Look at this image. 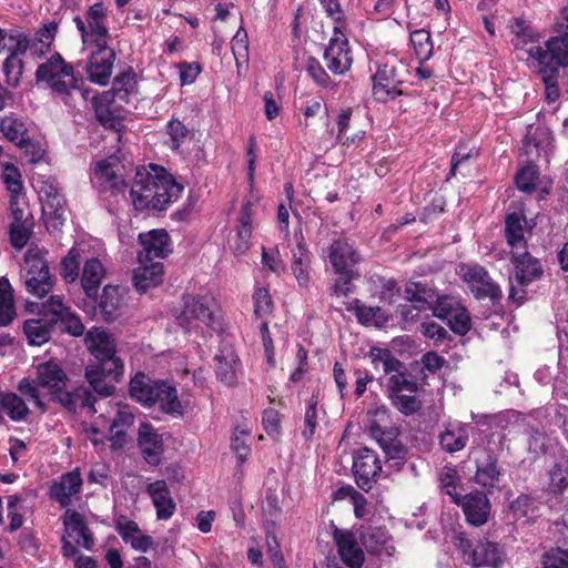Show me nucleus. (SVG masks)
<instances>
[{
	"label": "nucleus",
	"instance_id": "45",
	"mask_svg": "<svg viewBox=\"0 0 568 568\" xmlns=\"http://www.w3.org/2000/svg\"><path fill=\"white\" fill-rule=\"evenodd\" d=\"M83 484L79 468L63 474L50 487V497H72L78 494Z\"/></svg>",
	"mask_w": 568,
	"mask_h": 568
},
{
	"label": "nucleus",
	"instance_id": "41",
	"mask_svg": "<svg viewBox=\"0 0 568 568\" xmlns=\"http://www.w3.org/2000/svg\"><path fill=\"white\" fill-rule=\"evenodd\" d=\"M511 32L514 33L513 44L515 50L525 51L529 48H526L528 44L539 45L541 40V34L531 26H529L525 19L523 18H514L511 22Z\"/></svg>",
	"mask_w": 568,
	"mask_h": 568
},
{
	"label": "nucleus",
	"instance_id": "23",
	"mask_svg": "<svg viewBox=\"0 0 568 568\" xmlns=\"http://www.w3.org/2000/svg\"><path fill=\"white\" fill-rule=\"evenodd\" d=\"M69 382L68 375L63 368L54 361L41 363L37 367V385L48 389L50 399L53 402L55 396L65 388Z\"/></svg>",
	"mask_w": 568,
	"mask_h": 568
},
{
	"label": "nucleus",
	"instance_id": "44",
	"mask_svg": "<svg viewBox=\"0 0 568 568\" xmlns=\"http://www.w3.org/2000/svg\"><path fill=\"white\" fill-rule=\"evenodd\" d=\"M368 357L371 358L373 368L375 371L382 368L384 375L398 372L404 367V364L386 347L372 346L368 352Z\"/></svg>",
	"mask_w": 568,
	"mask_h": 568
},
{
	"label": "nucleus",
	"instance_id": "3",
	"mask_svg": "<svg viewBox=\"0 0 568 568\" xmlns=\"http://www.w3.org/2000/svg\"><path fill=\"white\" fill-rule=\"evenodd\" d=\"M36 81L44 83L65 105L75 106L74 89H78L81 75L75 73L73 64L67 62L59 52L38 65Z\"/></svg>",
	"mask_w": 568,
	"mask_h": 568
},
{
	"label": "nucleus",
	"instance_id": "18",
	"mask_svg": "<svg viewBox=\"0 0 568 568\" xmlns=\"http://www.w3.org/2000/svg\"><path fill=\"white\" fill-rule=\"evenodd\" d=\"M12 45L8 47V57L3 61V73L6 82L11 87H17L20 83L24 62L20 59L24 55L30 48V38L28 34H13L10 37Z\"/></svg>",
	"mask_w": 568,
	"mask_h": 568
},
{
	"label": "nucleus",
	"instance_id": "46",
	"mask_svg": "<svg viewBox=\"0 0 568 568\" xmlns=\"http://www.w3.org/2000/svg\"><path fill=\"white\" fill-rule=\"evenodd\" d=\"M440 491L448 497H477L473 493L462 494L463 486L457 469L454 466H444L438 473Z\"/></svg>",
	"mask_w": 568,
	"mask_h": 568
},
{
	"label": "nucleus",
	"instance_id": "64",
	"mask_svg": "<svg viewBox=\"0 0 568 568\" xmlns=\"http://www.w3.org/2000/svg\"><path fill=\"white\" fill-rule=\"evenodd\" d=\"M542 568H568V550L556 548L547 551L542 558Z\"/></svg>",
	"mask_w": 568,
	"mask_h": 568
},
{
	"label": "nucleus",
	"instance_id": "10",
	"mask_svg": "<svg viewBox=\"0 0 568 568\" xmlns=\"http://www.w3.org/2000/svg\"><path fill=\"white\" fill-rule=\"evenodd\" d=\"M476 473L473 477L478 497H487L500 491L501 471L498 458L491 449H483L475 458Z\"/></svg>",
	"mask_w": 568,
	"mask_h": 568
},
{
	"label": "nucleus",
	"instance_id": "30",
	"mask_svg": "<svg viewBox=\"0 0 568 568\" xmlns=\"http://www.w3.org/2000/svg\"><path fill=\"white\" fill-rule=\"evenodd\" d=\"M135 415L129 405H119L110 425V442L112 448H122L126 443V434L134 425Z\"/></svg>",
	"mask_w": 568,
	"mask_h": 568
},
{
	"label": "nucleus",
	"instance_id": "62",
	"mask_svg": "<svg viewBox=\"0 0 568 568\" xmlns=\"http://www.w3.org/2000/svg\"><path fill=\"white\" fill-rule=\"evenodd\" d=\"M166 133L170 136L169 148L172 151H178L186 140L190 131L184 123L173 118L166 123Z\"/></svg>",
	"mask_w": 568,
	"mask_h": 568
},
{
	"label": "nucleus",
	"instance_id": "29",
	"mask_svg": "<svg viewBox=\"0 0 568 568\" xmlns=\"http://www.w3.org/2000/svg\"><path fill=\"white\" fill-rule=\"evenodd\" d=\"M105 274V267L98 257H91L84 262L80 277L81 287L85 297L93 303L97 302V293Z\"/></svg>",
	"mask_w": 568,
	"mask_h": 568
},
{
	"label": "nucleus",
	"instance_id": "37",
	"mask_svg": "<svg viewBox=\"0 0 568 568\" xmlns=\"http://www.w3.org/2000/svg\"><path fill=\"white\" fill-rule=\"evenodd\" d=\"M164 275V265L161 262L142 265L133 271V285L139 293H146L162 284Z\"/></svg>",
	"mask_w": 568,
	"mask_h": 568
},
{
	"label": "nucleus",
	"instance_id": "56",
	"mask_svg": "<svg viewBox=\"0 0 568 568\" xmlns=\"http://www.w3.org/2000/svg\"><path fill=\"white\" fill-rule=\"evenodd\" d=\"M392 405L405 416L416 414L423 406L422 399L416 394L407 392L388 395Z\"/></svg>",
	"mask_w": 568,
	"mask_h": 568
},
{
	"label": "nucleus",
	"instance_id": "11",
	"mask_svg": "<svg viewBox=\"0 0 568 568\" xmlns=\"http://www.w3.org/2000/svg\"><path fill=\"white\" fill-rule=\"evenodd\" d=\"M182 311L176 316L180 326L186 331L196 328L200 324L213 328V298L203 295L185 294L182 297Z\"/></svg>",
	"mask_w": 568,
	"mask_h": 568
},
{
	"label": "nucleus",
	"instance_id": "1",
	"mask_svg": "<svg viewBox=\"0 0 568 568\" xmlns=\"http://www.w3.org/2000/svg\"><path fill=\"white\" fill-rule=\"evenodd\" d=\"M90 359L84 377L90 387L102 397L112 396L115 384L124 376V362L118 354L116 339L102 327H92L84 337Z\"/></svg>",
	"mask_w": 568,
	"mask_h": 568
},
{
	"label": "nucleus",
	"instance_id": "15",
	"mask_svg": "<svg viewBox=\"0 0 568 568\" xmlns=\"http://www.w3.org/2000/svg\"><path fill=\"white\" fill-rule=\"evenodd\" d=\"M463 280L468 284L476 300L489 298L493 303H498L503 297L500 286L491 278L488 271L479 264L466 266Z\"/></svg>",
	"mask_w": 568,
	"mask_h": 568
},
{
	"label": "nucleus",
	"instance_id": "20",
	"mask_svg": "<svg viewBox=\"0 0 568 568\" xmlns=\"http://www.w3.org/2000/svg\"><path fill=\"white\" fill-rule=\"evenodd\" d=\"M85 304L90 307L91 312L95 313L99 311L104 322L112 323L122 314L124 305L123 288L119 285H105L102 288L101 295L97 294L95 303L88 300Z\"/></svg>",
	"mask_w": 568,
	"mask_h": 568
},
{
	"label": "nucleus",
	"instance_id": "9",
	"mask_svg": "<svg viewBox=\"0 0 568 568\" xmlns=\"http://www.w3.org/2000/svg\"><path fill=\"white\" fill-rule=\"evenodd\" d=\"M108 8L103 2H95L85 12V19L80 16L73 18V22L81 34L83 43H108L110 38L106 23Z\"/></svg>",
	"mask_w": 568,
	"mask_h": 568
},
{
	"label": "nucleus",
	"instance_id": "2",
	"mask_svg": "<svg viewBox=\"0 0 568 568\" xmlns=\"http://www.w3.org/2000/svg\"><path fill=\"white\" fill-rule=\"evenodd\" d=\"M129 394L144 407L158 406L161 413L170 416L184 414L178 389L169 381L153 379L143 372H138L130 381Z\"/></svg>",
	"mask_w": 568,
	"mask_h": 568
},
{
	"label": "nucleus",
	"instance_id": "59",
	"mask_svg": "<svg viewBox=\"0 0 568 568\" xmlns=\"http://www.w3.org/2000/svg\"><path fill=\"white\" fill-rule=\"evenodd\" d=\"M254 315L255 317L263 318L273 314L274 302L266 287H257L253 293Z\"/></svg>",
	"mask_w": 568,
	"mask_h": 568
},
{
	"label": "nucleus",
	"instance_id": "52",
	"mask_svg": "<svg viewBox=\"0 0 568 568\" xmlns=\"http://www.w3.org/2000/svg\"><path fill=\"white\" fill-rule=\"evenodd\" d=\"M548 481L546 484V491L549 495H565L568 494V467L561 463H556L548 470Z\"/></svg>",
	"mask_w": 568,
	"mask_h": 568
},
{
	"label": "nucleus",
	"instance_id": "39",
	"mask_svg": "<svg viewBox=\"0 0 568 568\" xmlns=\"http://www.w3.org/2000/svg\"><path fill=\"white\" fill-rule=\"evenodd\" d=\"M361 541L368 552L389 558L395 554V546L387 532L381 528L361 535Z\"/></svg>",
	"mask_w": 568,
	"mask_h": 568
},
{
	"label": "nucleus",
	"instance_id": "21",
	"mask_svg": "<svg viewBox=\"0 0 568 568\" xmlns=\"http://www.w3.org/2000/svg\"><path fill=\"white\" fill-rule=\"evenodd\" d=\"M327 257L334 272L355 271L361 261V254L354 243L346 237L333 240L327 250Z\"/></svg>",
	"mask_w": 568,
	"mask_h": 568
},
{
	"label": "nucleus",
	"instance_id": "58",
	"mask_svg": "<svg viewBox=\"0 0 568 568\" xmlns=\"http://www.w3.org/2000/svg\"><path fill=\"white\" fill-rule=\"evenodd\" d=\"M306 72L314 83L322 89H333L336 85L321 62L314 57L307 58Z\"/></svg>",
	"mask_w": 568,
	"mask_h": 568
},
{
	"label": "nucleus",
	"instance_id": "31",
	"mask_svg": "<svg viewBox=\"0 0 568 568\" xmlns=\"http://www.w3.org/2000/svg\"><path fill=\"white\" fill-rule=\"evenodd\" d=\"M440 294L437 288L426 282L409 281L404 287V297L407 302L417 305L424 311L430 310Z\"/></svg>",
	"mask_w": 568,
	"mask_h": 568
},
{
	"label": "nucleus",
	"instance_id": "40",
	"mask_svg": "<svg viewBox=\"0 0 568 568\" xmlns=\"http://www.w3.org/2000/svg\"><path fill=\"white\" fill-rule=\"evenodd\" d=\"M505 554L501 548L491 541L478 542L471 552L473 565L476 567L489 566L500 568Z\"/></svg>",
	"mask_w": 568,
	"mask_h": 568
},
{
	"label": "nucleus",
	"instance_id": "50",
	"mask_svg": "<svg viewBox=\"0 0 568 568\" xmlns=\"http://www.w3.org/2000/svg\"><path fill=\"white\" fill-rule=\"evenodd\" d=\"M0 130L17 146L26 142V139L29 136L26 123L12 114L0 119Z\"/></svg>",
	"mask_w": 568,
	"mask_h": 568
},
{
	"label": "nucleus",
	"instance_id": "17",
	"mask_svg": "<svg viewBox=\"0 0 568 568\" xmlns=\"http://www.w3.org/2000/svg\"><path fill=\"white\" fill-rule=\"evenodd\" d=\"M114 529L124 544L139 552H148L156 548L152 536L145 534L135 523L125 515H115Z\"/></svg>",
	"mask_w": 568,
	"mask_h": 568
},
{
	"label": "nucleus",
	"instance_id": "22",
	"mask_svg": "<svg viewBox=\"0 0 568 568\" xmlns=\"http://www.w3.org/2000/svg\"><path fill=\"white\" fill-rule=\"evenodd\" d=\"M54 403L61 405L64 409L72 414H77L84 409L90 414H95L97 408L95 396L92 394L90 387L77 386L72 389L63 388L58 396H55Z\"/></svg>",
	"mask_w": 568,
	"mask_h": 568
},
{
	"label": "nucleus",
	"instance_id": "7",
	"mask_svg": "<svg viewBox=\"0 0 568 568\" xmlns=\"http://www.w3.org/2000/svg\"><path fill=\"white\" fill-rule=\"evenodd\" d=\"M27 291L38 297H44L54 285L49 265L38 248H29L24 254Z\"/></svg>",
	"mask_w": 568,
	"mask_h": 568
},
{
	"label": "nucleus",
	"instance_id": "6",
	"mask_svg": "<svg viewBox=\"0 0 568 568\" xmlns=\"http://www.w3.org/2000/svg\"><path fill=\"white\" fill-rule=\"evenodd\" d=\"M527 55L532 58L538 65V70L548 71L555 69L557 72L561 68L568 67V31L558 36L550 37L545 48L541 45H530Z\"/></svg>",
	"mask_w": 568,
	"mask_h": 568
},
{
	"label": "nucleus",
	"instance_id": "12",
	"mask_svg": "<svg viewBox=\"0 0 568 568\" xmlns=\"http://www.w3.org/2000/svg\"><path fill=\"white\" fill-rule=\"evenodd\" d=\"M130 195L133 206L138 211H163V203L165 201L160 200L162 195L156 193L154 172L151 169L149 172H136Z\"/></svg>",
	"mask_w": 568,
	"mask_h": 568
},
{
	"label": "nucleus",
	"instance_id": "61",
	"mask_svg": "<svg viewBox=\"0 0 568 568\" xmlns=\"http://www.w3.org/2000/svg\"><path fill=\"white\" fill-rule=\"evenodd\" d=\"M136 85L135 73L130 68L114 78L112 92L121 100H126Z\"/></svg>",
	"mask_w": 568,
	"mask_h": 568
},
{
	"label": "nucleus",
	"instance_id": "13",
	"mask_svg": "<svg viewBox=\"0 0 568 568\" xmlns=\"http://www.w3.org/2000/svg\"><path fill=\"white\" fill-rule=\"evenodd\" d=\"M352 469L357 486L368 493L381 476L382 460L375 450L362 447L353 454Z\"/></svg>",
	"mask_w": 568,
	"mask_h": 568
},
{
	"label": "nucleus",
	"instance_id": "28",
	"mask_svg": "<svg viewBox=\"0 0 568 568\" xmlns=\"http://www.w3.org/2000/svg\"><path fill=\"white\" fill-rule=\"evenodd\" d=\"M150 169L154 172V180L156 182V193L164 200L163 211H165L173 202H176L183 191L184 185L175 180L163 166L150 164Z\"/></svg>",
	"mask_w": 568,
	"mask_h": 568
},
{
	"label": "nucleus",
	"instance_id": "34",
	"mask_svg": "<svg viewBox=\"0 0 568 568\" xmlns=\"http://www.w3.org/2000/svg\"><path fill=\"white\" fill-rule=\"evenodd\" d=\"M141 245L145 252V258L165 257L171 253V239L165 230H152L139 235Z\"/></svg>",
	"mask_w": 568,
	"mask_h": 568
},
{
	"label": "nucleus",
	"instance_id": "49",
	"mask_svg": "<svg viewBox=\"0 0 568 568\" xmlns=\"http://www.w3.org/2000/svg\"><path fill=\"white\" fill-rule=\"evenodd\" d=\"M353 110L351 108L343 109L336 120L337 135L336 139L342 144H356L362 141L366 134L364 130H358L355 133L347 135V131L352 126Z\"/></svg>",
	"mask_w": 568,
	"mask_h": 568
},
{
	"label": "nucleus",
	"instance_id": "32",
	"mask_svg": "<svg viewBox=\"0 0 568 568\" xmlns=\"http://www.w3.org/2000/svg\"><path fill=\"white\" fill-rule=\"evenodd\" d=\"M470 429L473 427L468 424H448L438 436L440 448L449 454L463 450L468 443Z\"/></svg>",
	"mask_w": 568,
	"mask_h": 568
},
{
	"label": "nucleus",
	"instance_id": "24",
	"mask_svg": "<svg viewBox=\"0 0 568 568\" xmlns=\"http://www.w3.org/2000/svg\"><path fill=\"white\" fill-rule=\"evenodd\" d=\"M346 311L352 313L357 322L366 327L374 326L376 328H383L392 318V315L382 307L366 305L359 298H353L346 305Z\"/></svg>",
	"mask_w": 568,
	"mask_h": 568
},
{
	"label": "nucleus",
	"instance_id": "63",
	"mask_svg": "<svg viewBox=\"0 0 568 568\" xmlns=\"http://www.w3.org/2000/svg\"><path fill=\"white\" fill-rule=\"evenodd\" d=\"M32 235V225L26 223L10 224L9 237L10 244L16 250H22Z\"/></svg>",
	"mask_w": 568,
	"mask_h": 568
},
{
	"label": "nucleus",
	"instance_id": "14",
	"mask_svg": "<svg viewBox=\"0 0 568 568\" xmlns=\"http://www.w3.org/2000/svg\"><path fill=\"white\" fill-rule=\"evenodd\" d=\"M326 68L335 75L345 74L353 64L352 49L341 27L333 28V36L323 54Z\"/></svg>",
	"mask_w": 568,
	"mask_h": 568
},
{
	"label": "nucleus",
	"instance_id": "25",
	"mask_svg": "<svg viewBox=\"0 0 568 568\" xmlns=\"http://www.w3.org/2000/svg\"><path fill=\"white\" fill-rule=\"evenodd\" d=\"M64 535L77 545L87 550L94 547V537L85 524L83 516L74 510H67L63 515Z\"/></svg>",
	"mask_w": 568,
	"mask_h": 568
},
{
	"label": "nucleus",
	"instance_id": "48",
	"mask_svg": "<svg viewBox=\"0 0 568 568\" xmlns=\"http://www.w3.org/2000/svg\"><path fill=\"white\" fill-rule=\"evenodd\" d=\"M58 32V23L52 21L44 24L36 32L33 41L30 40L29 50L33 55L42 57L50 52L55 34Z\"/></svg>",
	"mask_w": 568,
	"mask_h": 568
},
{
	"label": "nucleus",
	"instance_id": "36",
	"mask_svg": "<svg viewBox=\"0 0 568 568\" xmlns=\"http://www.w3.org/2000/svg\"><path fill=\"white\" fill-rule=\"evenodd\" d=\"M115 97L112 91H104L99 95H92V108L94 109L97 120L104 128H114L118 123Z\"/></svg>",
	"mask_w": 568,
	"mask_h": 568
},
{
	"label": "nucleus",
	"instance_id": "5",
	"mask_svg": "<svg viewBox=\"0 0 568 568\" xmlns=\"http://www.w3.org/2000/svg\"><path fill=\"white\" fill-rule=\"evenodd\" d=\"M38 190L47 229L60 230L67 221L69 207L59 181L52 176L43 178L38 181Z\"/></svg>",
	"mask_w": 568,
	"mask_h": 568
},
{
	"label": "nucleus",
	"instance_id": "33",
	"mask_svg": "<svg viewBox=\"0 0 568 568\" xmlns=\"http://www.w3.org/2000/svg\"><path fill=\"white\" fill-rule=\"evenodd\" d=\"M138 444L144 458L151 464H158L159 456L163 452V440L151 424L142 423L140 425Z\"/></svg>",
	"mask_w": 568,
	"mask_h": 568
},
{
	"label": "nucleus",
	"instance_id": "16",
	"mask_svg": "<svg viewBox=\"0 0 568 568\" xmlns=\"http://www.w3.org/2000/svg\"><path fill=\"white\" fill-rule=\"evenodd\" d=\"M95 49L91 52L85 72L91 82L105 85L112 74L113 64L115 60L114 50L108 43L93 44Z\"/></svg>",
	"mask_w": 568,
	"mask_h": 568
},
{
	"label": "nucleus",
	"instance_id": "26",
	"mask_svg": "<svg viewBox=\"0 0 568 568\" xmlns=\"http://www.w3.org/2000/svg\"><path fill=\"white\" fill-rule=\"evenodd\" d=\"M94 178L97 180V187L100 194L116 196L125 192V181L121 175L115 173L112 164L106 160H101L97 163Z\"/></svg>",
	"mask_w": 568,
	"mask_h": 568
},
{
	"label": "nucleus",
	"instance_id": "27",
	"mask_svg": "<svg viewBox=\"0 0 568 568\" xmlns=\"http://www.w3.org/2000/svg\"><path fill=\"white\" fill-rule=\"evenodd\" d=\"M334 540L342 561L351 568H361L364 562V552L359 548L354 534L335 528Z\"/></svg>",
	"mask_w": 568,
	"mask_h": 568
},
{
	"label": "nucleus",
	"instance_id": "60",
	"mask_svg": "<svg viewBox=\"0 0 568 568\" xmlns=\"http://www.w3.org/2000/svg\"><path fill=\"white\" fill-rule=\"evenodd\" d=\"M80 253L72 247L61 261V276L67 283H74L80 273Z\"/></svg>",
	"mask_w": 568,
	"mask_h": 568
},
{
	"label": "nucleus",
	"instance_id": "38",
	"mask_svg": "<svg viewBox=\"0 0 568 568\" xmlns=\"http://www.w3.org/2000/svg\"><path fill=\"white\" fill-rule=\"evenodd\" d=\"M312 262V254L301 237L297 242L296 247L292 251V272L301 287H307L310 284V268Z\"/></svg>",
	"mask_w": 568,
	"mask_h": 568
},
{
	"label": "nucleus",
	"instance_id": "4",
	"mask_svg": "<svg viewBox=\"0 0 568 568\" xmlns=\"http://www.w3.org/2000/svg\"><path fill=\"white\" fill-rule=\"evenodd\" d=\"M405 73H407V69L402 61L378 63L372 75L374 100L378 103H387L400 95H412L402 89Z\"/></svg>",
	"mask_w": 568,
	"mask_h": 568
},
{
	"label": "nucleus",
	"instance_id": "35",
	"mask_svg": "<svg viewBox=\"0 0 568 568\" xmlns=\"http://www.w3.org/2000/svg\"><path fill=\"white\" fill-rule=\"evenodd\" d=\"M526 216L524 212H510L505 216L504 237L510 251L527 248L528 243L524 234Z\"/></svg>",
	"mask_w": 568,
	"mask_h": 568
},
{
	"label": "nucleus",
	"instance_id": "55",
	"mask_svg": "<svg viewBox=\"0 0 568 568\" xmlns=\"http://www.w3.org/2000/svg\"><path fill=\"white\" fill-rule=\"evenodd\" d=\"M539 169L536 164L528 163L520 168L515 176L517 189L524 193L531 194L537 186Z\"/></svg>",
	"mask_w": 568,
	"mask_h": 568
},
{
	"label": "nucleus",
	"instance_id": "53",
	"mask_svg": "<svg viewBox=\"0 0 568 568\" xmlns=\"http://www.w3.org/2000/svg\"><path fill=\"white\" fill-rule=\"evenodd\" d=\"M410 44L419 62L425 63L433 55V41L430 32L425 29H417L410 32Z\"/></svg>",
	"mask_w": 568,
	"mask_h": 568
},
{
	"label": "nucleus",
	"instance_id": "54",
	"mask_svg": "<svg viewBox=\"0 0 568 568\" xmlns=\"http://www.w3.org/2000/svg\"><path fill=\"white\" fill-rule=\"evenodd\" d=\"M253 203L245 201L242 203L240 215L237 217L236 233L239 240L246 247L252 236V223H253Z\"/></svg>",
	"mask_w": 568,
	"mask_h": 568
},
{
	"label": "nucleus",
	"instance_id": "8",
	"mask_svg": "<svg viewBox=\"0 0 568 568\" xmlns=\"http://www.w3.org/2000/svg\"><path fill=\"white\" fill-rule=\"evenodd\" d=\"M435 317L446 321L449 328L457 335L464 336L471 328V317L459 297L440 294L432 307Z\"/></svg>",
	"mask_w": 568,
	"mask_h": 568
},
{
	"label": "nucleus",
	"instance_id": "19",
	"mask_svg": "<svg viewBox=\"0 0 568 568\" xmlns=\"http://www.w3.org/2000/svg\"><path fill=\"white\" fill-rule=\"evenodd\" d=\"M510 251V263L514 266V282L520 286H528L539 281L544 275V267L539 258L532 256L527 248Z\"/></svg>",
	"mask_w": 568,
	"mask_h": 568
},
{
	"label": "nucleus",
	"instance_id": "43",
	"mask_svg": "<svg viewBox=\"0 0 568 568\" xmlns=\"http://www.w3.org/2000/svg\"><path fill=\"white\" fill-rule=\"evenodd\" d=\"M460 505L466 520L473 526L484 525L490 513L489 499H454Z\"/></svg>",
	"mask_w": 568,
	"mask_h": 568
},
{
	"label": "nucleus",
	"instance_id": "47",
	"mask_svg": "<svg viewBox=\"0 0 568 568\" xmlns=\"http://www.w3.org/2000/svg\"><path fill=\"white\" fill-rule=\"evenodd\" d=\"M318 404V394H313L311 398L306 402L303 426L301 428V435L305 442H310L313 439L316 429L320 425L321 416Z\"/></svg>",
	"mask_w": 568,
	"mask_h": 568
},
{
	"label": "nucleus",
	"instance_id": "51",
	"mask_svg": "<svg viewBox=\"0 0 568 568\" xmlns=\"http://www.w3.org/2000/svg\"><path fill=\"white\" fill-rule=\"evenodd\" d=\"M0 404L4 413L13 422H22L30 414V409L23 398L16 393L2 394Z\"/></svg>",
	"mask_w": 568,
	"mask_h": 568
},
{
	"label": "nucleus",
	"instance_id": "57",
	"mask_svg": "<svg viewBox=\"0 0 568 568\" xmlns=\"http://www.w3.org/2000/svg\"><path fill=\"white\" fill-rule=\"evenodd\" d=\"M395 373L396 374L390 375L388 378V395L404 392L416 394L418 392L419 386L414 377L408 376L405 372H402L400 369Z\"/></svg>",
	"mask_w": 568,
	"mask_h": 568
},
{
	"label": "nucleus",
	"instance_id": "42",
	"mask_svg": "<svg viewBox=\"0 0 568 568\" xmlns=\"http://www.w3.org/2000/svg\"><path fill=\"white\" fill-rule=\"evenodd\" d=\"M55 322L42 315L40 318H31L24 322L23 333L26 334L30 345L41 346L51 338V332Z\"/></svg>",
	"mask_w": 568,
	"mask_h": 568
}]
</instances>
